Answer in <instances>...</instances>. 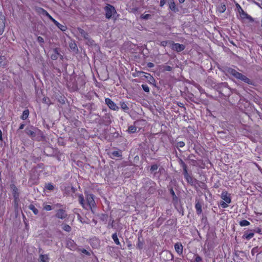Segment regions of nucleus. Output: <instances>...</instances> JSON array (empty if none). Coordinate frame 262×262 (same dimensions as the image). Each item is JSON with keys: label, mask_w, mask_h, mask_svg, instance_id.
Wrapping results in <instances>:
<instances>
[{"label": "nucleus", "mask_w": 262, "mask_h": 262, "mask_svg": "<svg viewBox=\"0 0 262 262\" xmlns=\"http://www.w3.org/2000/svg\"><path fill=\"white\" fill-rule=\"evenodd\" d=\"M78 198L79 203L83 208L87 209L88 207H89L93 212V208L96 207V203L93 194H88L86 195V203H85V200L82 194H79L78 195Z\"/></svg>", "instance_id": "f257e3e1"}, {"label": "nucleus", "mask_w": 262, "mask_h": 262, "mask_svg": "<svg viewBox=\"0 0 262 262\" xmlns=\"http://www.w3.org/2000/svg\"><path fill=\"white\" fill-rule=\"evenodd\" d=\"M228 72L237 79L240 80L248 84L254 85V82L252 80L250 79L243 74L237 72L235 69L229 68L228 70Z\"/></svg>", "instance_id": "f03ea898"}, {"label": "nucleus", "mask_w": 262, "mask_h": 262, "mask_svg": "<svg viewBox=\"0 0 262 262\" xmlns=\"http://www.w3.org/2000/svg\"><path fill=\"white\" fill-rule=\"evenodd\" d=\"M105 11V18L110 19L112 18L114 20L117 19V16L115 15L117 14V11L115 8L112 5L107 4L103 8Z\"/></svg>", "instance_id": "7ed1b4c3"}, {"label": "nucleus", "mask_w": 262, "mask_h": 262, "mask_svg": "<svg viewBox=\"0 0 262 262\" xmlns=\"http://www.w3.org/2000/svg\"><path fill=\"white\" fill-rule=\"evenodd\" d=\"M181 166H182L183 170V175L185 179L186 180L187 182L189 184L193 185L194 183L197 182L198 181L194 179L188 172L187 170V166L183 162L182 160H181Z\"/></svg>", "instance_id": "20e7f679"}, {"label": "nucleus", "mask_w": 262, "mask_h": 262, "mask_svg": "<svg viewBox=\"0 0 262 262\" xmlns=\"http://www.w3.org/2000/svg\"><path fill=\"white\" fill-rule=\"evenodd\" d=\"M55 216L57 218L61 220H64L67 218L68 214L67 213L66 208L64 207V208L57 209L56 211Z\"/></svg>", "instance_id": "39448f33"}, {"label": "nucleus", "mask_w": 262, "mask_h": 262, "mask_svg": "<svg viewBox=\"0 0 262 262\" xmlns=\"http://www.w3.org/2000/svg\"><path fill=\"white\" fill-rule=\"evenodd\" d=\"M111 117L112 116L110 113H105L104 115L102 117L100 123L105 125H110L112 123Z\"/></svg>", "instance_id": "423d86ee"}, {"label": "nucleus", "mask_w": 262, "mask_h": 262, "mask_svg": "<svg viewBox=\"0 0 262 262\" xmlns=\"http://www.w3.org/2000/svg\"><path fill=\"white\" fill-rule=\"evenodd\" d=\"M105 102L111 110L113 111H118L119 110V107L114 101L112 100L111 99L109 98H105Z\"/></svg>", "instance_id": "0eeeda50"}, {"label": "nucleus", "mask_w": 262, "mask_h": 262, "mask_svg": "<svg viewBox=\"0 0 262 262\" xmlns=\"http://www.w3.org/2000/svg\"><path fill=\"white\" fill-rule=\"evenodd\" d=\"M144 122V120H137L134 122V124L129 125L128 127L127 132L130 134H133L136 132L137 126L139 125L140 122Z\"/></svg>", "instance_id": "6e6552de"}, {"label": "nucleus", "mask_w": 262, "mask_h": 262, "mask_svg": "<svg viewBox=\"0 0 262 262\" xmlns=\"http://www.w3.org/2000/svg\"><path fill=\"white\" fill-rule=\"evenodd\" d=\"M16 187L14 181H12L10 185V189L12 192L14 196V206L15 209L16 208Z\"/></svg>", "instance_id": "1a4fd4ad"}, {"label": "nucleus", "mask_w": 262, "mask_h": 262, "mask_svg": "<svg viewBox=\"0 0 262 262\" xmlns=\"http://www.w3.org/2000/svg\"><path fill=\"white\" fill-rule=\"evenodd\" d=\"M171 48L172 50L176 51L178 52H180L185 49V46L179 43H174L172 41V45Z\"/></svg>", "instance_id": "9d476101"}, {"label": "nucleus", "mask_w": 262, "mask_h": 262, "mask_svg": "<svg viewBox=\"0 0 262 262\" xmlns=\"http://www.w3.org/2000/svg\"><path fill=\"white\" fill-rule=\"evenodd\" d=\"M238 11L239 12V16L242 19L245 20L252 19L251 17L244 11V10L239 5H238Z\"/></svg>", "instance_id": "9b49d317"}, {"label": "nucleus", "mask_w": 262, "mask_h": 262, "mask_svg": "<svg viewBox=\"0 0 262 262\" xmlns=\"http://www.w3.org/2000/svg\"><path fill=\"white\" fill-rule=\"evenodd\" d=\"M221 198L227 203H230L231 202V198L230 194H229L227 191L224 190L221 193Z\"/></svg>", "instance_id": "f8f14e48"}, {"label": "nucleus", "mask_w": 262, "mask_h": 262, "mask_svg": "<svg viewBox=\"0 0 262 262\" xmlns=\"http://www.w3.org/2000/svg\"><path fill=\"white\" fill-rule=\"evenodd\" d=\"M78 33L85 40L90 41L91 39L89 33L81 28H77Z\"/></svg>", "instance_id": "ddd939ff"}, {"label": "nucleus", "mask_w": 262, "mask_h": 262, "mask_svg": "<svg viewBox=\"0 0 262 262\" xmlns=\"http://www.w3.org/2000/svg\"><path fill=\"white\" fill-rule=\"evenodd\" d=\"M5 27V17L2 13H0V35L4 32Z\"/></svg>", "instance_id": "4468645a"}, {"label": "nucleus", "mask_w": 262, "mask_h": 262, "mask_svg": "<svg viewBox=\"0 0 262 262\" xmlns=\"http://www.w3.org/2000/svg\"><path fill=\"white\" fill-rule=\"evenodd\" d=\"M25 132L27 135L31 138H34L35 136L36 133L34 132V128L32 126L27 127Z\"/></svg>", "instance_id": "2eb2a0df"}, {"label": "nucleus", "mask_w": 262, "mask_h": 262, "mask_svg": "<svg viewBox=\"0 0 262 262\" xmlns=\"http://www.w3.org/2000/svg\"><path fill=\"white\" fill-rule=\"evenodd\" d=\"M174 249L177 253L181 255L183 253V247L181 243L178 242L174 244Z\"/></svg>", "instance_id": "dca6fc26"}, {"label": "nucleus", "mask_w": 262, "mask_h": 262, "mask_svg": "<svg viewBox=\"0 0 262 262\" xmlns=\"http://www.w3.org/2000/svg\"><path fill=\"white\" fill-rule=\"evenodd\" d=\"M169 8L172 11L176 12L178 11V9L176 7L174 0H170L169 2Z\"/></svg>", "instance_id": "f3484780"}, {"label": "nucleus", "mask_w": 262, "mask_h": 262, "mask_svg": "<svg viewBox=\"0 0 262 262\" xmlns=\"http://www.w3.org/2000/svg\"><path fill=\"white\" fill-rule=\"evenodd\" d=\"M254 235L253 232H249L248 231H245L243 235V238L247 240H250Z\"/></svg>", "instance_id": "a211bd4d"}, {"label": "nucleus", "mask_w": 262, "mask_h": 262, "mask_svg": "<svg viewBox=\"0 0 262 262\" xmlns=\"http://www.w3.org/2000/svg\"><path fill=\"white\" fill-rule=\"evenodd\" d=\"M194 165L202 169L205 168V163L201 159L195 161Z\"/></svg>", "instance_id": "6ab92c4d"}, {"label": "nucleus", "mask_w": 262, "mask_h": 262, "mask_svg": "<svg viewBox=\"0 0 262 262\" xmlns=\"http://www.w3.org/2000/svg\"><path fill=\"white\" fill-rule=\"evenodd\" d=\"M35 10L38 14L42 15L43 16H46L48 13L46 10L41 7H36Z\"/></svg>", "instance_id": "aec40b11"}, {"label": "nucleus", "mask_w": 262, "mask_h": 262, "mask_svg": "<svg viewBox=\"0 0 262 262\" xmlns=\"http://www.w3.org/2000/svg\"><path fill=\"white\" fill-rule=\"evenodd\" d=\"M195 208L198 215H200L202 213V205L199 201L195 203Z\"/></svg>", "instance_id": "412c9836"}, {"label": "nucleus", "mask_w": 262, "mask_h": 262, "mask_svg": "<svg viewBox=\"0 0 262 262\" xmlns=\"http://www.w3.org/2000/svg\"><path fill=\"white\" fill-rule=\"evenodd\" d=\"M149 183L150 185V187L148 191L150 193L152 194L156 191V189L155 187L156 186V184L151 180H150Z\"/></svg>", "instance_id": "4be33fe9"}, {"label": "nucleus", "mask_w": 262, "mask_h": 262, "mask_svg": "<svg viewBox=\"0 0 262 262\" xmlns=\"http://www.w3.org/2000/svg\"><path fill=\"white\" fill-rule=\"evenodd\" d=\"M39 262H49V257L47 254H40Z\"/></svg>", "instance_id": "5701e85b"}, {"label": "nucleus", "mask_w": 262, "mask_h": 262, "mask_svg": "<svg viewBox=\"0 0 262 262\" xmlns=\"http://www.w3.org/2000/svg\"><path fill=\"white\" fill-rule=\"evenodd\" d=\"M169 191H170V193L172 195L173 202L174 203H178V198L176 195V193H175L173 189L171 188L170 189Z\"/></svg>", "instance_id": "b1692460"}, {"label": "nucleus", "mask_w": 262, "mask_h": 262, "mask_svg": "<svg viewBox=\"0 0 262 262\" xmlns=\"http://www.w3.org/2000/svg\"><path fill=\"white\" fill-rule=\"evenodd\" d=\"M112 237L114 242V243L118 246H120L121 244L119 242V240L118 238L117 234V233H114L112 234Z\"/></svg>", "instance_id": "393cba45"}, {"label": "nucleus", "mask_w": 262, "mask_h": 262, "mask_svg": "<svg viewBox=\"0 0 262 262\" xmlns=\"http://www.w3.org/2000/svg\"><path fill=\"white\" fill-rule=\"evenodd\" d=\"M122 157V154L120 151L115 150V151H113V152H112L111 154V158L112 159L114 158L115 157Z\"/></svg>", "instance_id": "a878e982"}, {"label": "nucleus", "mask_w": 262, "mask_h": 262, "mask_svg": "<svg viewBox=\"0 0 262 262\" xmlns=\"http://www.w3.org/2000/svg\"><path fill=\"white\" fill-rule=\"evenodd\" d=\"M55 25L62 31H66L67 29V27L65 25H63L57 21V23Z\"/></svg>", "instance_id": "bb28decb"}, {"label": "nucleus", "mask_w": 262, "mask_h": 262, "mask_svg": "<svg viewBox=\"0 0 262 262\" xmlns=\"http://www.w3.org/2000/svg\"><path fill=\"white\" fill-rule=\"evenodd\" d=\"M29 115V111L28 109H26L24 111L22 115L20 116V118L23 120L26 119Z\"/></svg>", "instance_id": "cd10ccee"}, {"label": "nucleus", "mask_w": 262, "mask_h": 262, "mask_svg": "<svg viewBox=\"0 0 262 262\" xmlns=\"http://www.w3.org/2000/svg\"><path fill=\"white\" fill-rule=\"evenodd\" d=\"M54 53L51 56V58L52 60H55L58 58L59 53L57 49H54Z\"/></svg>", "instance_id": "c85d7f7f"}, {"label": "nucleus", "mask_w": 262, "mask_h": 262, "mask_svg": "<svg viewBox=\"0 0 262 262\" xmlns=\"http://www.w3.org/2000/svg\"><path fill=\"white\" fill-rule=\"evenodd\" d=\"M29 208L33 212L34 214L36 215L38 214V210L34 205L32 204L30 205L29 206Z\"/></svg>", "instance_id": "c756f323"}, {"label": "nucleus", "mask_w": 262, "mask_h": 262, "mask_svg": "<svg viewBox=\"0 0 262 262\" xmlns=\"http://www.w3.org/2000/svg\"><path fill=\"white\" fill-rule=\"evenodd\" d=\"M42 206H43V209L46 211H51L53 209V207L52 206H51L50 205H48L46 203H43Z\"/></svg>", "instance_id": "7c9ffc66"}, {"label": "nucleus", "mask_w": 262, "mask_h": 262, "mask_svg": "<svg viewBox=\"0 0 262 262\" xmlns=\"http://www.w3.org/2000/svg\"><path fill=\"white\" fill-rule=\"evenodd\" d=\"M239 224L242 227L249 226L250 223L249 221L246 220H243L239 222Z\"/></svg>", "instance_id": "2f4dec72"}, {"label": "nucleus", "mask_w": 262, "mask_h": 262, "mask_svg": "<svg viewBox=\"0 0 262 262\" xmlns=\"http://www.w3.org/2000/svg\"><path fill=\"white\" fill-rule=\"evenodd\" d=\"M6 64V60L5 56H0V67H4Z\"/></svg>", "instance_id": "473e14b6"}, {"label": "nucleus", "mask_w": 262, "mask_h": 262, "mask_svg": "<svg viewBox=\"0 0 262 262\" xmlns=\"http://www.w3.org/2000/svg\"><path fill=\"white\" fill-rule=\"evenodd\" d=\"M143 247V242L141 240L140 237L138 238V242L137 244V247L138 249L141 250Z\"/></svg>", "instance_id": "72a5a7b5"}, {"label": "nucleus", "mask_w": 262, "mask_h": 262, "mask_svg": "<svg viewBox=\"0 0 262 262\" xmlns=\"http://www.w3.org/2000/svg\"><path fill=\"white\" fill-rule=\"evenodd\" d=\"M226 6L225 5L223 4V5H221V6H220L218 8H217V10L218 11L220 12V13H223L225 11H226Z\"/></svg>", "instance_id": "f704fd0d"}, {"label": "nucleus", "mask_w": 262, "mask_h": 262, "mask_svg": "<svg viewBox=\"0 0 262 262\" xmlns=\"http://www.w3.org/2000/svg\"><path fill=\"white\" fill-rule=\"evenodd\" d=\"M194 262H203L202 258L198 254H195L194 255Z\"/></svg>", "instance_id": "c9c22d12"}, {"label": "nucleus", "mask_w": 262, "mask_h": 262, "mask_svg": "<svg viewBox=\"0 0 262 262\" xmlns=\"http://www.w3.org/2000/svg\"><path fill=\"white\" fill-rule=\"evenodd\" d=\"M42 102L50 105L52 104L50 99L47 97H44L42 98Z\"/></svg>", "instance_id": "e433bc0d"}, {"label": "nucleus", "mask_w": 262, "mask_h": 262, "mask_svg": "<svg viewBox=\"0 0 262 262\" xmlns=\"http://www.w3.org/2000/svg\"><path fill=\"white\" fill-rule=\"evenodd\" d=\"M121 108L124 111H127L129 109L127 104L124 102H120Z\"/></svg>", "instance_id": "4c0bfd02"}, {"label": "nucleus", "mask_w": 262, "mask_h": 262, "mask_svg": "<svg viewBox=\"0 0 262 262\" xmlns=\"http://www.w3.org/2000/svg\"><path fill=\"white\" fill-rule=\"evenodd\" d=\"M62 229L63 230L67 232H70L71 230V227L67 224H64L62 226Z\"/></svg>", "instance_id": "58836bf2"}, {"label": "nucleus", "mask_w": 262, "mask_h": 262, "mask_svg": "<svg viewBox=\"0 0 262 262\" xmlns=\"http://www.w3.org/2000/svg\"><path fill=\"white\" fill-rule=\"evenodd\" d=\"M45 187L49 190H53L54 188V185L52 183H48Z\"/></svg>", "instance_id": "ea45409f"}, {"label": "nucleus", "mask_w": 262, "mask_h": 262, "mask_svg": "<svg viewBox=\"0 0 262 262\" xmlns=\"http://www.w3.org/2000/svg\"><path fill=\"white\" fill-rule=\"evenodd\" d=\"M158 168V165L157 164H154V165H152L150 167V171L151 172H155L157 170Z\"/></svg>", "instance_id": "a19ab883"}, {"label": "nucleus", "mask_w": 262, "mask_h": 262, "mask_svg": "<svg viewBox=\"0 0 262 262\" xmlns=\"http://www.w3.org/2000/svg\"><path fill=\"white\" fill-rule=\"evenodd\" d=\"M48 18H49L54 24L57 23V20H55L48 12L46 15Z\"/></svg>", "instance_id": "79ce46f5"}, {"label": "nucleus", "mask_w": 262, "mask_h": 262, "mask_svg": "<svg viewBox=\"0 0 262 262\" xmlns=\"http://www.w3.org/2000/svg\"><path fill=\"white\" fill-rule=\"evenodd\" d=\"M48 18H49L54 24L57 23V20H55L48 12L46 15Z\"/></svg>", "instance_id": "37998d69"}, {"label": "nucleus", "mask_w": 262, "mask_h": 262, "mask_svg": "<svg viewBox=\"0 0 262 262\" xmlns=\"http://www.w3.org/2000/svg\"><path fill=\"white\" fill-rule=\"evenodd\" d=\"M142 88L143 90L145 92H147V93L149 92L150 89H149V88L148 87V86L147 84H142Z\"/></svg>", "instance_id": "c03bdc74"}, {"label": "nucleus", "mask_w": 262, "mask_h": 262, "mask_svg": "<svg viewBox=\"0 0 262 262\" xmlns=\"http://www.w3.org/2000/svg\"><path fill=\"white\" fill-rule=\"evenodd\" d=\"M229 203H226V202L221 201L220 203V206H221L223 208H226L228 207Z\"/></svg>", "instance_id": "a18cd8bd"}, {"label": "nucleus", "mask_w": 262, "mask_h": 262, "mask_svg": "<svg viewBox=\"0 0 262 262\" xmlns=\"http://www.w3.org/2000/svg\"><path fill=\"white\" fill-rule=\"evenodd\" d=\"M199 186L203 189H206L207 188V185L204 182H200L199 183Z\"/></svg>", "instance_id": "49530a36"}, {"label": "nucleus", "mask_w": 262, "mask_h": 262, "mask_svg": "<svg viewBox=\"0 0 262 262\" xmlns=\"http://www.w3.org/2000/svg\"><path fill=\"white\" fill-rule=\"evenodd\" d=\"M151 17V15L149 14H142L141 16V17L142 19L147 20L149 18H150Z\"/></svg>", "instance_id": "de8ad7c7"}, {"label": "nucleus", "mask_w": 262, "mask_h": 262, "mask_svg": "<svg viewBox=\"0 0 262 262\" xmlns=\"http://www.w3.org/2000/svg\"><path fill=\"white\" fill-rule=\"evenodd\" d=\"M185 142L183 141H179L177 143V147H183L185 146Z\"/></svg>", "instance_id": "09e8293b"}, {"label": "nucleus", "mask_w": 262, "mask_h": 262, "mask_svg": "<svg viewBox=\"0 0 262 262\" xmlns=\"http://www.w3.org/2000/svg\"><path fill=\"white\" fill-rule=\"evenodd\" d=\"M80 251L81 252V253H82L86 255L90 256L91 255L90 252H89L88 251H87L85 249H80Z\"/></svg>", "instance_id": "8fccbe9b"}, {"label": "nucleus", "mask_w": 262, "mask_h": 262, "mask_svg": "<svg viewBox=\"0 0 262 262\" xmlns=\"http://www.w3.org/2000/svg\"><path fill=\"white\" fill-rule=\"evenodd\" d=\"M163 69L165 71H171L172 70V67L168 65L164 66Z\"/></svg>", "instance_id": "3c124183"}, {"label": "nucleus", "mask_w": 262, "mask_h": 262, "mask_svg": "<svg viewBox=\"0 0 262 262\" xmlns=\"http://www.w3.org/2000/svg\"><path fill=\"white\" fill-rule=\"evenodd\" d=\"M258 252V247H254L251 250V254L252 255H254L256 253H257Z\"/></svg>", "instance_id": "603ef678"}, {"label": "nucleus", "mask_w": 262, "mask_h": 262, "mask_svg": "<svg viewBox=\"0 0 262 262\" xmlns=\"http://www.w3.org/2000/svg\"><path fill=\"white\" fill-rule=\"evenodd\" d=\"M37 41L38 42L42 43L44 42V39L41 36H38L37 37Z\"/></svg>", "instance_id": "864d4df0"}, {"label": "nucleus", "mask_w": 262, "mask_h": 262, "mask_svg": "<svg viewBox=\"0 0 262 262\" xmlns=\"http://www.w3.org/2000/svg\"><path fill=\"white\" fill-rule=\"evenodd\" d=\"M168 41H162L160 43V45L163 47H166L167 45Z\"/></svg>", "instance_id": "5fc2aeb1"}, {"label": "nucleus", "mask_w": 262, "mask_h": 262, "mask_svg": "<svg viewBox=\"0 0 262 262\" xmlns=\"http://www.w3.org/2000/svg\"><path fill=\"white\" fill-rule=\"evenodd\" d=\"M166 3L165 0H160V6L162 7Z\"/></svg>", "instance_id": "6e6d98bb"}, {"label": "nucleus", "mask_w": 262, "mask_h": 262, "mask_svg": "<svg viewBox=\"0 0 262 262\" xmlns=\"http://www.w3.org/2000/svg\"><path fill=\"white\" fill-rule=\"evenodd\" d=\"M147 65L148 68H153L154 67V64L152 62H148Z\"/></svg>", "instance_id": "4d7b16f0"}, {"label": "nucleus", "mask_w": 262, "mask_h": 262, "mask_svg": "<svg viewBox=\"0 0 262 262\" xmlns=\"http://www.w3.org/2000/svg\"><path fill=\"white\" fill-rule=\"evenodd\" d=\"M0 141L3 142V138L2 136V131L0 130Z\"/></svg>", "instance_id": "13d9d810"}, {"label": "nucleus", "mask_w": 262, "mask_h": 262, "mask_svg": "<svg viewBox=\"0 0 262 262\" xmlns=\"http://www.w3.org/2000/svg\"><path fill=\"white\" fill-rule=\"evenodd\" d=\"M24 126H25V124H21L20 126H19V129H22L24 128Z\"/></svg>", "instance_id": "bf43d9fd"}, {"label": "nucleus", "mask_w": 262, "mask_h": 262, "mask_svg": "<svg viewBox=\"0 0 262 262\" xmlns=\"http://www.w3.org/2000/svg\"><path fill=\"white\" fill-rule=\"evenodd\" d=\"M57 207H61L62 205L61 204L57 203L55 205Z\"/></svg>", "instance_id": "052dcab7"}, {"label": "nucleus", "mask_w": 262, "mask_h": 262, "mask_svg": "<svg viewBox=\"0 0 262 262\" xmlns=\"http://www.w3.org/2000/svg\"><path fill=\"white\" fill-rule=\"evenodd\" d=\"M146 74L147 75V76H145V77H146V78H148V76H149V77H150L152 79H153V77L150 75V74H149V73H146Z\"/></svg>", "instance_id": "680f3d73"}, {"label": "nucleus", "mask_w": 262, "mask_h": 262, "mask_svg": "<svg viewBox=\"0 0 262 262\" xmlns=\"http://www.w3.org/2000/svg\"><path fill=\"white\" fill-rule=\"evenodd\" d=\"M180 3H183L185 2V0H179Z\"/></svg>", "instance_id": "e2e57ef3"}, {"label": "nucleus", "mask_w": 262, "mask_h": 262, "mask_svg": "<svg viewBox=\"0 0 262 262\" xmlns=\"http://www.w3.org/2000/svg\"><path fill=\"white\" fill-rule=\"evenodd\" d=\"M175 262H181L180 260H176Z\"/></svg>", "instance_id": "0e129e2a"}]
</instances>
